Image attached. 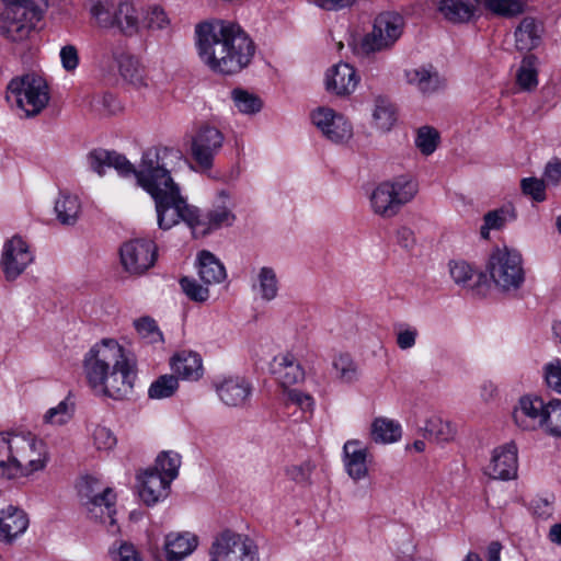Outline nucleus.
<instances>
[{
	"label": "nucleus",
	"instance_id": "423d86ee",
	"mask_svg": "<svg viewBox=\"0 0 561 561\" xmlns=\"http://www.w3.org/2000/svg\"><path fill=\"white\" fill-rule=\"evenodd\" d=\"M90 12L100 27H116L125 36L139 34L142 26V11L127 0L117 3L98 0Z\"/></svg>",
	"mask_w": 561,
	"mask_h": 561
},
{
	"label": "nucleus",
	"instance_id": "72a5a7b5",
	"mask_svg": "<svg viewBox=\"0 0 561 561\" xmlns=\"http://www.w3.org/2000/svg\"><path fill=\"white\" fill-rule=\"evenodd\" d=\"M253 288L257 290L262 300H274L277 297L279 289V280L276 272L268 266L261 267L256 275V283Z\"/></svg>",
	"mask_w": 561,
	"mask_h": 561
},
{
	"label": "nucleus",
	"instance_id": "cd10ccee",
	"mask_svg": "<svg viewBox=\"0 0 561 561\" xmlns=\"http://www.w3.org/2000/svg\"><path fill=\"white\" fill-rule=\"evenodd\" d=\"M480 0H440L438 10L453 23L469 22L474 18Z\"/></svg>",
	"mask_w": 561,
	"mask_h": 561
},
{
	"label": "nucleus",
	"instance_id": "f8f14e48",
	"mask_svg": "<svg viewBox=\"0 0 561 561\" xmlns=\"http://www.w3.org/2000/svg\"><path fill=\"white\" fill-rule=\"evenodd\" d=\"M157 245L152 240L133 239L121 247V263L130 275H141L153 266Z\"/></svg>",
	"mask_w": 561,
	"mask_h": 561
},
{
	"label": "nucleus",
	"instance_id": "4c0bfd02",
	"mask_svg": "<svg viewBox=\"0 0 561 561\" xmlns=\"http://www.w3.org/2000/svg\"><path fill=\"white\" fill-rule=\"evenodd\" d=\"M373 118L374 124L378 129L382 131L390 130L397 119L394 107L390 101L381 96L377 98L375 100Z\"/></svg>",
	"mask_w": 561,
	"mask_h": 561
},
{
	"label": "nucleus",
	"instance_id": "79ce46f5",
	"mask_svg": "<svg viewBox=\"0 0 561 561\" xmlns=\"http://www.w3.org/2000/svg\"><path fill=\"white\" fill-rule=\"evenodd\" d=\"M72 414L73 404L68 399H65L45 413L44 421L47 424L62 425L72 417Z\"/></svg>",
	"mask_w": 561,
	"mask_h": 561
},
{
	"label": "nucleus",
	"instance_id": "f257e3e1",
	"mask_svg": "<svg viewBox=\"0 0 561 561\" xmlns=\"http://www.w3.org/2000/svg\"><path fill=\"white\" fill-rule=\"evenodd\" d=\"M89 168L103 175L114 168L121 175H134L137 184L154 201L160 229L168 230L184 221L195 229L199 225L198 211L187 204L171 173L180 167L183 153L173 147H151L141 157L136 169L126 157L104 149H94L87 156Z\"/></svg>",
	"mask_w": 561,
	"mask_h": 561
},
{
	"label": "nucleus",
	"instance_id": "7ed1b4c3",
	"mask_svg": "<svg viewBox=\"0 0 561 561\" xmlns=\"http://www.w3.org/2000/svg\"><path fill=\"white\" fill-rule=\"evenodd\" d=\"M195 34L202 61L215 72L232 75L241 71L255 51L247 33L231 22H203L196 26Z\"/></svg>",
	"mask_w": 561,
	"mask_h": 561
},
{
	"label": "nucleus",
	"instance_id": "8fccbe9b",
	"mask_svg": "<svg viewBox=\"0 0 561 561\" xmlns=\"http://www.w3.org/2000/svg\"><path fill=\"white\" fill-rule=\"evenodd\" d=\"M485 7L491 12L503 15L513 16L522 12V3L517 0H486Z\"/></svg>",
	"mask_w": 561,
	"mask_h": 561
},
{
	"label": "nucleus",
	"instance_id": "39448f33",
	"mask_svg": "<svg viewBox=\"0 0 561 561\" xmlns=\"http://www.w3.org/2000/svg\"><path fill=\"white\" fill-rule=\"evenodd\" d=\"M14 453L11 461L0 460V473L7 479L28 476L42 470L47 462V449L42 439L32 434L13 435Z\"/></svg>",
	"mask_w": 561,
	"mask_h": 561
},
{
	"label": "nucleus",
	"instance_id": "4be33fe9",
	"mask_svg": "<svg viewBox=\"0 0 561 561\" xmlns=\"http://www.w3.org/2000/svg\"><path fill=\"white\" fill-rule=\"evenodd\" d=\"M405 79L423 95L434 94L445 87L444 79L432 66L405 70Z\"/></svg>",
	"mask_w": 561,
	"mask_h": 561
},
{
	"label": "nucleus",
	"instance_id": "e433bc0d",
	"mask_svg": "<svg viewBox=\"0 0 561 561\" xmlns=\"http://www.w3.org/2000/svg\"><path fill=\"white\" fill-rule=\"evenodd\" d=\"M332 367L335 377L343 383H352L358 378V367L350 354L341 353L334 356Z\"/></svg>",
	"mask_w": 561,
	"mask_h": 561
},
{
	"label": "nucleus",
	"instance_id": "aec40b11",
	"mask_svg": "<svg viewBox=\"0 0 561 561\" xmlns=\"http://www.w3.org/2000/svg\"><path fill=\"white\" fill-rule=\"evenodd\" d=\"M272 373L284 390L305 378V371L299 360L291 353H283L275 356L272 364Z\"/></svg>",
	"mask_w": 561,
	"mask_h": 561
},
{
	"label": "nucleus",
	"instance_id": "412c9836",
	"mask_svg": "<svg viewBox=\"0 0 561 561\" xmlns=\"http://www.w3.org/2000/svg\"><path fill=\"white\" fill-rule=\"evenodd\" d=\"M174 376L187 381H197L203 377L204 367L199 354L192 351H181L171 358Z\"/></svg>",
	"mask_w": 561,
	"mask_h": 561
},
{
	"label": "nucleus",
	"instance_id": "ea45409f",
	"mask_svg": "<svg viewBox=\"0 0 561 561\" xmlns=\"http://www.w3.org/2000/svg\"><path fill=\"white\" fill-rule=\"evenodd\" d=\"M543 426L548 434L561 437V400H551L546 404Z\"/></svg>",
	"mask_w": 561,
	"mask_h": 561
},
{
	"label": "nucleus",
	"instance_id": "13d9d810",
	"mask_svg": "<svg viewBox=\"0 0 561 561\" xmlns=\"http://www.w3.org/2000/svg\"><path fill=\"white\" fill-rule=\"evenodd\" d=\"M515 218L514 211L508 208H500L484 215V222L492 230L501 229L508 220Z\"/></svg>",
	"mask_w": 561,
	"mask_h": 561
},
{
	"label": "nucleus",
	"instance_id": "9d476101",
	"mask_svg": "<svg viewBox=\"0 0 561 561\" xmlns=\"http://www.w3.org/2000/svg\"><path fill=\"white\" fill-rule=\"evenodd\" d=\"M211 561H259L256 546L248 536L231 530L219 534L210 547Z\"/></svg>",
	"mask_w": 561,
	"mask_h": 561
},
{
	"label": "nucleus",
	"instance_id": "473e14b6",
	"mask_svg": "<svg viewBox=\"0 0 561 561\" xmlns=\"http://www.w3.org/2000/svg\"><path fill=\"white\" fill-rule=\"evenodd\" d=\"M541 25L533 18H525L515 31L516 47L519 50H531L540 41Z\"/></svg>",
	"mask_w": 561,
	"mask_h": 561
},
{
	"label": "nucleus",
	"instance_id": "052dcab7",
	"mask_svg": "<svg viewBox=\"0 0 561 561\" xmlns=\"http://www.w3.org/2000/svg\"><path fill=\"white\" fill-rule=\"evenodd\" d=\"M542 181L546 185L557 186L561 182V161L553 159L545 168Z\"/></svg>",
	"mask_w": 561,
	"mask_h": 561
},
{
	"label": "nucleus",
	"instance_id": "4468645a",
	"mask_svg": "<svg viewBox=\"0 0 561 561\" xmlns=\"http://www.w3.org/2000/svg\"><path fill=\"white\" fill-rule=\"evenodd\" d=\"M313 125L332 142L342 144L353 135L351 123L330 107H318L311 113Z\"/></svg>",
	"mask_w": 561,
	"mask_h": 561
},
{
	"label": "nucleus",
	"instance_id": "dca6fc26",
	"mask_svg": "<svg viewBox=\"0 0 561 561\" xmlns=\"http://www.w3.org/2000/svg\"><path fill=\"white\" fill-rule=\"evenodd\" d=\"M546 404L537 397H523L513 411V420L522 431H535L543 426Z\"/></svg>",
	"mask_w": 561,
	"mask_h": 561
},
{
	"label": "nucleus",
	"instance_id": "5701e85b",
	"mask_svg": "<svg viewBox=\"0 0 561 561\" xmlns=\"http://www.w3.org/2000/svg\"><path fill=\"white\" fill-rule=\"evenodd\" d=\"M344 466L347 474L355 481L367 477V448L358 440H348L344 444Z\"/></svg>",
	"mask_w": 561,
	"mask_h": 561
},
{
	"label": "nucleus",
	"instance_id": "2f4dec72",
	"mask_svg": "<svg viewBox=\"0 0 561 561\" xmlns=\"http://www.w3.org/2000/svg\"><path fill=\"white\" fill-rule=\"evenodd\" d=\"M424 436L435 443H449L456 436V427L438 415H432L423 427Z\"/></svg>",
	"mask_w": 561,
	"mask_h": 561
},
{
	"label": "nucleus",
	"instance_id": "338daca9",
	"mask_svg": "<svg viewBox=\"0 0 561 561\" xmlns=\"http://www.w3.org/2000/svg\"><path fill=\"white\" fill-rule=\"evenodd\" d=\"M100 102L103 106L104 112L108 115H114L122 110L119 102L113 94L105 93L101 98Z\"/></svg>",
	"mask_w": 561,
	"mask_h": 561
},
{
	"label": "nucleus",
	"instance_id": "c756f323",
	"mask_svg": "<svg viewBox=\"0 0 561 561\" xmlns=\"http://www.w3.org/2000/svg\"><path fill=\"white\" fill-rule=\"evenodd\" d=\"M208 229H218L224 226H231L236 216L231 211L230 194L222 190L218 192L214 207L207 213Z\"/></svg>",
	"mask_w": 561,
	"mask_h": 561
},
{
	"label": "nucleus",
	"instance_id": "09e8293b",
	"mask_svg": "<svg viewBox=\"0 0 561 561\" xmlns=\"http://www.w3.org/2000/svg\"><path fill=\"white\" fill-rule=\"evenodd\" d=\"M180 285L185 295L194 301L204 302L209 297V290L207 286H203L197 283L196 279L191 277H182Z\"/></svg>",
	"mask_w": 561,
	"mask_h": 561
},
{
	"label": "nucleus",
	"instance_id": "7c9ffc66",
	"mask_svg": "<svg viewBox=\"0 0 561 561\" xmlns=\"http://www.w3.org/2000/svg\"><path fill=\"white\" fill-rule=\"evenodd\" d=\"M54 209L56 218L61 225L73 226L81 214V202L77 195L60 192Z\"/></svg>",
	"mask_w": 561,
	"mask_h": 561
},
{
	"label": "nucleus",
	"instance_id": "a211bd4d",
	"mask_svg": "<svg viewBox=\"0 0 561 561\" xmlns=\"http://www.w3.org/2000/svg\"><path fill=\"white\" fill-rule=\"evenodd\" d=\"M216 392L226 405L242 407L251 397L252 386L243 377L230 376L216 385Z\"/></svg>",
	"mask_w": 561,
	"mask_h": 561
},
{
	"label": "nucleus",
	"instance_id": "2eb2a0df",
	"mask_svg": "<svg viewBox=\"0 0 561 561\" xmlns=\"http://www.w3.org/2000/svg\"><path fill=\"white\" fill-rule=\"evenodd\" d=\"M28 244L20 237L8 240L2 250L1 267L9 280L15 279L33 262Z\"/></svg>",
	"mask_w": 561,
	"mask_h": 561
},
{
	"label": "nucleus",
	"instance_id": "f3484780",
	"mask_svg": "<svg viewBox=\"0 0 561 561\" xmlns=\"http://www.w3.org/2000/svg\"><path fill=\"white\" fill-rule=\"evenodd\" d=\"M486 473L493 479L510 480L517 473V447L510 442L493 451Z\"/></svg>",
	"mask_w": 561,
	"mask_h": 561
},
{
	"label": "nucleus",
	"instance_id": "3c124183",
	"mask_svg": "<svg viewBox=\"0 0 561 561\" xmlns=\"http://www.w3.org/2000/svg\"><path fill=\"white\" fill-rule=\"evenodd\" d=\"M449 273L454 282L462 286H468L474 276L473 268L465 261H451Z\"/></svg>",
	"mask_w": 561,
	"mask_h": 561
},
{
	"label": "nucleus",
	"instance_id": "f03ea898",
	"mask_svg": "<svg viewBox=\"0 0 561 561\" xmlns=\"http://www.w3.org/2000/svg\"><path fill=\"white\" fill-rule=\"evenodd\" d=\"M83 371L98 396L114 400L128 398L137 378L136 362L115 340L104 339L84 355Z\"/></svg>",
	"mask_w": 561,
	"mask_h": 561
},
{
	"label": "nucleus",
	"instance_id": "4d7b16f0",
	"mask_svg": "<svg viewBox=\"0 0 561 561\" xmlns=\"http://www.w3.org/2000/svg\"><path fill=\"white\" fill-rule=\"evenodd\" d=\"M104 489L101 482L93 477H84L78 484V492L82 503L95 499L98 493H102Z\"/></svg>",
	"mask_w": 561,
	"mask_h": 561
},
{
	"label": "nucleus",
	"instance_id": "680f3d73",
	"mask_svg": "<svg viewBox=\"0 0 561 561\" xmlns=\"http://www.w3.org/2000/svg\"><path fill=\"white\" fill-rule=\"evenodd\" d=\"M113 561H141L131 543L123 542L117 550L111 551Z\"/></svg>",
	"mask_w": 561,
	"mask_h": 561
},
{
	"label": "nucleus",
	"instance_id": "864d4df0",
	"mask_svg": "<svg viewBox=\"0 0 561 561\" xmlns=\"http://www.w3.org/2000/svg\"><path fill=\"white\" fill-rule=\"evenodd\" d=\"M546 183L537 178H525L520 181L523 193L536 202H543L546 199Z\"/></svg>",
	"mask_w": 561,
	"mask_h": 561
},
{
	"label": "nucleus",
	"instance_id": "49530a36",
	"mask_svg": "<svg viewBox=\"0 0 561 561\" xmlns=\"http://www.w3.org/2000/svg\"><path fill=\"white\" fill-rule=\"evenodd\" d=\"M517 82L525 90H530L537 85V72L531 56L523 59L517 71Z\"/></svg>",
	"mask_w": 561,
	"mask_h": 561
},
{
	"label": "nucleus",
	"instance_id": "37998d69",
	"mask_svg": "<svg viewBox=\"0 0 561 561\" xmlns=\"http://www.w3.org/2000/svg\"><path fill=\"white\" fill-rule=\"evenodd\" d=\"M134 325L138 334L148 343L154 344L162 342V333L152 318H140L134 322Z\"/></svg>",
	"mask_w": 561,
	"mask_h": 561
},
{
	"label": "nucleus",
	"instance_id": "6e6552de",
	"mask_svg": "<svg viewBox=\"0 0 561 561\" xmlns=\"http://www.w3.org/2000/svg\"><path fill=\"white\" fill-rule=\"evenodd\" d=\"M7 101L16 106L26 117L39 114L49 101L48 87L43 78L25 75L10 81Z\"/></svg>",
	"mask_w": 561,
	"mask_h": 561
},
{
	"label": "nucleus",
	"instance_id": "ddd939ff",
	"mask_svg": "<svg viewBox=\"0 0 561 561\" xmlns=\"http://www.w3.org/2000/svg\"><path fill=\"white\" fill-rule=\"evenodd\" d=\"M222 133L210 125H202L197 128L191 141V154L202 170H210L214 159L224 145Z\"/></svg>",
	"mask_w": 561,
	"mask_h": 561
},
{
	"label": "nucleus",
	"instance_id": "6e6d98bb",
	"mask_svg": "<svg viewBox=\"0 0 561 561\" xmlns=\"http://www.w3.org/2000/svg\"><path fill=\"white\" fill-rule=\"evenodd\" d=\"M92 437L93 443L99 450H110L117 442L113 432L103 425H96L94 427Z\"/></svg>",
	"mask_w": 561,
	"mask_h": 561
},
{
	"label": "nucleus",
	"instance_id": "a19ab883",
	"mask_svg": "<svg viewBox=\"0 0 561 561\" xmlns=\"http://www.w3.org/2000/svg\"><path fill=\"white\" fill-rule=\"evenodd\" d=\"M178 388L179 381L174 375H163L151 383L148 394L152 399H164L171 397Z\"/></svg>",
	"mask_w": 561,
	"mask_h": 561
},
{
	"label": "nucleus",
	"instance_id": "1a4fd4ad",
	"mask_svg": "<svg viewBox=\"0 0 561 561\" xmlns=\"http://www.w3.org/2000/svg\"><path fill=\"white\" fill-rule=\"evenodd\" d=\"M488 271L492 280L502 290L517 289L525 279L522 255L506 247L497 248L492 252Z\"/></svg>",
	"mask_w": 561,
	"mask_h": 561
},
{
	"label": "nucleus",
	"instance_id": "de8ad7c7",
	"mask_svg": "<svg viewBox=\"0 0 561 561\" xmlns=\"http://www.w3.org/2000/svg\"><path fill=\"white\" fill-rule=\"evenodd\" d=\"M439 135L434 128L424 126L417 131L415 145L423 154L428 156L435 151Z\"/></svg>",
	"mask_w": 561,
	"mask_h": 561
},
{
	"label": "nucleus",
	"instance_id": "bf43d9fd",
	"mask_svg": "<svg viewBox=\"0 0 561 561\" xmlns=\"http://www.w3.org/2000/svg\"><path fill=\"white\" fill-rule=\"evenodd\" d=\"M313 470V466L309 462L293 465L286 469V476L298 484H308Z\"/></svg>",
	"mask_w": 561,
	"mask_h": 561
},
{
	"label": "nucleus",
	"instance_id": "58836bf2",
	"mask_svg": "<svg viewBox=\"0 0 561 561\" xmlns=\"http://www.w3.org/2000/svg\"><path fill=\"white\" fill-rule=\"evenodd\" d=\"M181 466V456L174 451H162L156 459V466L151 468L162 474L169 481H173Z\"/></svg>",
	"mask_w": 561,
	"mask_h": 561
},
{
	"label": "nucleus",
	"instance_id": "5fc2aeb1",
	"mask_svg": "<svg viewBox=\"0 0 561 561\" xmlns=\"http://www.w3.org/2000/svg\"><path fill=\"white\" fill-rule=\"evenodd\" d=\"M545 379L549 389L561 394V359L556 358L543 367Z\"/></svg>",
	"mask_w": 561,
	"mask_h": 561
},
{
	"label": "nucleus",
	"instance_id": "6ab92c4d",
	"mask_svg": "<svg viewBox=\"0 0 561 561\" xmlns=\"http://www.w3.org/2000/svg\"><path fill=\"white\" fill-rule=\"evenodd\" d=\"M138 481L139 496L141 501L149 506L167 497L171 484V481L152 469H148L139 476Z\"/></svg>",
	"mask_w": 561,
	"mask_h": 561
},
{
	"label": "nucleus",
	"instance_id": "69168bd1",
	"mask_svg": "<svg viewBox=\"0 0 561 561\" xmlns=\"http://www.w3.org/2000/svg\"><path fill=\"white\" fill-rule=\"evenodd\" d=\"M398 243L405 249H410L415 243L414 232L408 227H401L397 231Z\"/></svg>",
	"mask_w": 561,
	"mask_h": 561
},
{
	"label": "nucleus",
	"instance_id": "e2e57ef3",
	"mask_svg": "<svg viewBox=\"0 0 561 561\" xmlns=\"http://www.w3.org/2000/svg\"><path fill=\"white\" fill-rule=\"evenodd\" d=\"M60 60L65 70L72 71L78 67L79 55L73 45H66L60 49Z\"/></svg>",
	"mask_w": 561,
	"mask_h": 561
},
{
	"label": "nucleus",
	"instance_id": "0eeeda50",
	"mask_svg": "<svg viewBox=\"0 0 561 561\" xmlns=\"http://www.w3.org/2000/svg\"><path fill=\"white\" fill-rule=\"evenodd\" d=\"M417 184L410 176H398L378 184L370 194L373 211L382 218L394 217L403 205L413 199Z\"/></svg>",
	"mask_w": 561,
	"mask_h": 561
},
{
	"label": "nucleus",
	"instance_id": "f704fd0d",
	"mask_svg": "<svg viewBox=\"0 0 561 561\" xmlns=\"http://www.w3.org/2000/svg\"><path fill=\"white\" fill-rule=\"evenodd\" d=\"M401 434L400 424L393 420L377 417L371 424V437L376 443H394L401 438Z\"/></svg>",
	"mask_w": 561,
	"mask_h": 561
},
{
	"label": "nucleus",
	"instance_id": "c9c22d12",
	"mask_svg": "<svg viewBox=\"0 0 561 561\" xmlns=\"http://www.w3.org/2000/svg\"><path fill=\"white\" fill-rule=\"evenodd\" d=\"M118 69L121 76L130 84L141 88L147 85L144 76V69L140 67L137 59L131 56L123 55L118 59Z\"/></svg>",
	"mask_w": 561,
	"mask_h": 561
},
{
	"label": "nucleus",
	"instance_id": "c03bdc74",
	"mask_svg": "<svg viewBox=\"0 0 561 561\" xmlns=\"http://www.w3.org/2000/svg\"><path fill=\"white\" fill-rule=\"evenodd\" d=\"M284 400L287 405H296L302 412L312 413L314 409V399L309 393L302 392L296 388H288L284 390Z\"/></svg>",
	"mask_w": 561,
	"mask_h": 561
},
{
	"label": "nucleus",
	"instance_id": "9b49d317",
	"mask_svg": "<svg viewBox=\"0 0 561 561\" xmlns=\"http://www.w3.org/2000/svg\"><path fill=\"white\" fill-rule=\"evenodd\" d=\"M403 20L393 12L380 13L374 22L370 33L363 39V49L375 53L390 48L401 36Z\"/></svg>",
	"mask_w": 561,
	"mask_h": 561
},
{
	"label": "nucleus",
	"instance_id": "a878e982",
	"mask_svg": "<svg viewBox=\"0 0 561 561\" xmlns=\"http://www.w3.org/2000/svg\"><path fill=\"white\" fill-rule=\"evenodd\" d=\"M28 526L26 514L16 507L9 506L0 512V540L12 542L22 535Z\"/></svg>",
	"mask_w": 561,
	"mask_h": 561
},
{
	"label": "nucleus",
	"instance_id": "a18cd8bd",
	"mask_svg": "<svg viewBox=\"0 0 561 561\" xmlns=\"http://www.w3.org/2000/svg\"><path fill=\"white\" fill-rule=\"evenodd\" d=\"M232 99L241 113L253 114L261 110V100L247 91L236 89L232 91Z\"/></svg>",
	"mask_w": 561,
	"mask_h": 561
},
{
	"label": "nucleus",
	"instance_id": "603ef678",
	"mask_svg": "<svg viewBox=\"0 0 561 561\" xmlns=\"http://www.w3.org/2000/svg\"><path fill=\"white\" fill-rule=\"evenodd\" d=\"M170 20L167 13L159 7L149 9L146 15L142 13V25L150 30H164L169 26Z\"/></svg>",
	"mask_w": 561,
	"mask_h": 561
},
{
	"label": "nucleus",
	"instance_id": "bb28decb",
	"mask_svg": "<svg viewBox=\"0 0 561 561\" xmlns=\"http://www.w3.org/2000/svg\"><path fill=\"white\" fill-rule=\"evenodd\" d=\"M198 539L194 534L170 533L164 539V552L168 561H182L197 547Z\"/></svg>",
	"mask_w": 561,
	"mask_h": 561
},
{
	"label": "nucleus",
	"instance_id": "774afa93",
	"mask_svg": "<svg viewBox=\"0 0 561 561\" xmlns=\"http://www.w3.org/2000/svg\"><path fill=\"white\" fill-rule=\"evenodd\" d=\"M531 507H533L534 514L540 518H547L552 513L551 504L546 499H539V500L534 501Z\"/></svg>",
	"mask_w": 561,
	"mask_h": 561
},
{
	"label": "nucleus",
	"instance_id": "393cba45",
	"mask_svg": "<svg viewBox=\"0 0 561 561\" xmlns=\"http://www.w3.org/2000/svg\"><path fill=\"white\" fill-rule=\"evenodd\" d=\"M116 495L111 488H105L102 493H98L95 499L84 501L85 506L91 518L100 520L105 524L108 523L114 526L116 514L115 510Z\"/></svg>",
	"mask_w": 561,
	"mask_h": 561
},
{
	"label": "nucleus",
	"instance_id": "20e7f679",
	"mask_svg": "<svg viewBox=\"0 0 561 561\" xmlns=\"http://www.w3.org/2000/svg\"><path fill=\"white\" fill-rule=\"evenodd\" d=\"M46 7V0H0V34L11 42L27 38Z\"/></svg>",
	"mask_w": 561,
	"mask_h": 561
},
{
	"label": "nucleus",
	"instance_id": "0e129e2a",
	"mask_svg": "<svg viewBox=\"0 0 561 561\" xmlns=\"http://www.w3.org/2000/svg\"><path fill=\"white\" fill-rule=\"evenodd\" d=\"M419 332L415 328H407L397 333V345L401 350L412 348L416 343Z\"/></svg>",
	"mask_w": 561,
	"mask_h": 561
},
{
	"label": "nucleus",
	"instance_id": "c85d7f7f",
	"mask_svg": "<svg viewBox=\"0 0 561 561\" xmlns=\"http://www.w3.org/2000/svg\"><path fill=\"white\" fill-rule=\"evenodd\" d=\"M197 260L198 276L205 285L221 283L227 277L225 266L209 251H201Z\"/></svg>",
	"mask_w": 561,
	"mask_h": 561
},
{
	"label": "nucleus",
	"instance_id": "b1692460",
	"mask_svg": "<svg viewBox=\"0 0 561 561\" xmlns=\"http://www.w3.org/2000/svg\"><path fill=\"white\" fill-rule=\"evenodd\" d=\"M358 83L355 69L345 62L335 65L327 76V89L337 95L352 93Z\"/></svg>",
	"mask_w": 561,
	"mask_h": 561
}]
</instances>
